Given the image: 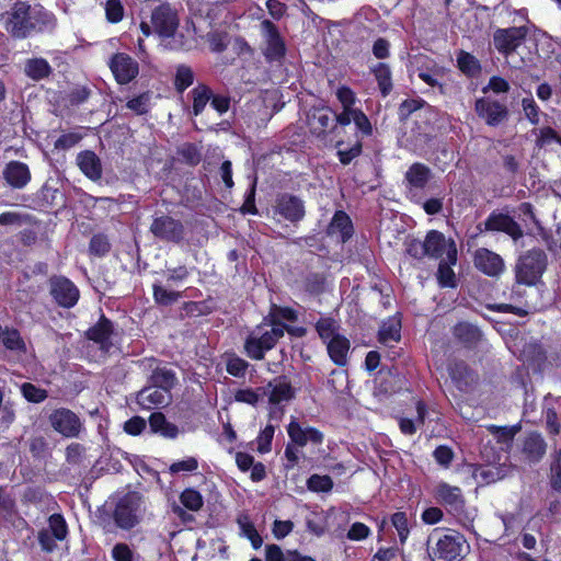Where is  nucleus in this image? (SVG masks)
I'll return each mask as SVG.
<instances>
[{"mask_svg": "<svg viewBox=\"0 0 561 561\" xmlns=\"http://www.w3.org/2000/svg\"><path fill=\"white\" fill-rule=\"evenodd\" d=\"M469 548L463 535L449 530L447 534H434L428 539V556L432 561H456L463 558Z\"/></svg>", "mask_w": 561, "mask_h": 561, "instance_id": "obj_1", "label": "nucleus"}, {"mask_svg": "<svg viewBox=\"0 0 561 561\" xmlns=\"http://www.w3.org/2000/svg\"><path fill=\"white\" fill-rule=\"evenodd\" d=\"M285 329L286 325L280 322L257 325L244 341L245 354L254 360L263 359L265 352L272 350L284 336Z\"/></svg>", "mask_w": 561, "mask_h": 561, "instance_id": "obj_2", "label": "nucleus"}, {"mask_svg": "<svg viewBox=\"0 0 561 561\" xmlns=\"http://www.w3.org/2000/svg\"><path fill=\"white\" fill-rule=\"evenodd\" d=\"M548 264L543 250L531 249L522 254L516 261L514 272L517 284L535 286L542 277Z\"/></svg>", "mask_w": 561, "mask_h": 561, "instance_id": "obj_3", "label": "nucleus"}, {"mask_svg": "<svg viewBox=\"0 0 561 561\" xmlns=\"http://www.w3.org/2000/svg\"><path fill=\"white\" fill-rule=\"evenodd\" d=\"M146 511L147 504L144 496L138 492H129L116 503L113 518L117 527L129 530L141 522Z\"/></svg>", "mask_w": 561, "mask_h": 561, "instance_id": "obj_4", "label": "nucleus"}, {"mask_svg": "<svg viewBox=\"0 0 561 561\" xmlns=\"http://www.w3.org/2000/svg\"><path fill=\"white\" fill-rule=\"evenodd\" d=\"M5 30L16 38L26 37L34 28L31 21V5L26 2H18L7 14Z\"/></svg>", "mask_w": 561, "mask_h": 561, "instance_id": "obj_5", "label": "nucleus"}, {"mask_svg": "<svg viewBox=\"0 0 561 561\" xmlns=\"http://www.w3.org/2000/svg\"><path fill=\"white\" fill-rule=\"evenodd\" d=\"M151 24L159 36L173 37L180 24L178 11L169 3L158 5L152 10Z\"/></svg>", "mask_w": 561, "mask_h": 561, "instance_id": "obj_6", "label": "nucleus"}, {"mask_svg": "<svg viewBox=\"0 0 561 561\" xmlns=\"http://www.w3.org/2000/svg\"><path fill=\"white\" fill-rule=\"evenodd\" d=\"M48 421L57 433L68 438L78 437L84 428L80 417L66 408L53 411Z\"/></svg>", "mask_w": 561, "mask_h": 561, "instance_id": "obj_7", "label": "nucleus"}, {"mask_svg": "<svg viewBox=\"0 0 561 561\" xmlns=\"http://www.w3.org/2000/svg\"><path fill=\"white\" fill-rule=\"evenodd\" d=\"M527 32L525 26L497 28L493 34L495 49L505 56L514 53L524 43Z\"/></svg>", "mask_w": 561, "mask_h": 561, "instance_id": "obj_8", "label": "nucleus"}, {"mask_svg": "<svg viewBox=\"0 0 561 561\" xmlns=\"http://www.w3.org/2000/svg\"><path fill=\"white\" fill-rule=\"evenodd\" d=\"M477 115L489 126H499L507 119L508 110L505 104L490 96L479 98L474 102Z\"/></svg>", "mask_w": 561, "mask_h": 561, "instance_id": "obj_9", "label": "nucleus"}, {"mask_svg": "<svg viewBox=\"0 0 561 561\" xmlns=\"http://www.w3.org/2000/svg\"><path fill=\"white\" fill-rule=\"evenodd\" d=\"M426 256L439 259L446 254L449 263L457 262V248L453 240H447L442 232L431 230L425 237Z\"/></svg>", "mask_w": 561, "mask_h": 561, "instance_id": "obj_10", "label": "nucleus"}, {"mask_svg": "<svg viewBox=\"0 0 561 561\" xmlns=\"http://www.w3.org/2000/svg\"><path fill=\"white\" fill-rule=\"evenodd\" d=\"M484 231L504 232L510 236L514 241H517L524 236L523 229L510 215L492 211L484 221ZM480 231H483L479 225Z\"/></svg>", "mask_w": 561, "mask_h": 561, "instance_id": "obj_11", "label": "nucleus"}, {"mask_svg": "<svg viewBox=\"0 0 561 561\" xmlns=\"http://www.w3.org/2000/svg\"><path fill=\"white\" fill-rule=\"evenodd\" d=\"M110 68L119 84H127L139 72L138 62L125 53L115 54L110 61Z\"/></svg>", "mask_w": 561, "mask_h": 561, "instance_id": "obj_12", "label": "nucleus"}, {"mask_svg": "<svg viewBox=\"0 0 561 561\" xmlns=\"http://www.w3.org/2000/svg\"><path fill=\"white\" fill-rule=\"evenodd\" d=\"M150 231L161 240L180 242L183 239L184 227L180 220L170 216H161L152 221Z\"/></svg>", "mask_w": 561, "mask_h": 561, "instance_id": "obj_13", "label": "nucleus"}, {"mask_svg": "<svg viewBox=\"0 0 561 561\" xmlns=\"http://www.w3.org/2000/svg\"><path fill=\"white\" fill-rule=\"evenodd\" d=\"M473 262L480 272L491 277L500 276L505 270L502 256L486 248L476 250Z\"/></svg>", "mask_w": 561, "mask_h": 561, "instance_id": "obj_14", "label": "nucleus"}, {"mask_svg": "<svg viewBox=\"0 0 561 561\" xmlns=\"http://www.w3.org/2000/svg\"><path fill=\"white\" fill-rule=\"evenodd\" d=\"M50 294L55 301L65 308L73 307L79 299V289L66 277L50 279Z\"/></svg>", "mask_w": 561, "mask_h": 561, "instance_id": "obj_15", "label": "nucleus"}, {"mask_svg": "<svg viewBox=\"0 0 561 561\" xmlns=\"http://www.w3.org/2000/svg\"><path fill=\"white\" fill-rule=\"evenodd\" d=\"M287 433L293 444L304 447L311 443L319 445L323 442V434L311 426H302L296 419H293L287 426Z\"/></svg>", "mask_w": 561, "mask_h": 561, "instance_id": "obj_16", "label": "nucleus"}, {"mask_svg": "<svg viewBox=\"0 0 561 561\" xmlns=\"http://www.w3.org/2000/svg\"><path fill=\"white\" fill-rule=\"evenodd\" d=\"M264 388L267 391L266 397L268 398V403L272 407H277L282 403L289 402L295 398V389L285 376L274 378L273 380L268 381Z\"/></svg>", "mask_w": 561, "mask_h": 561, "instance_id": "obj_17", "label": "nucleus"}, {"mask_svg": "<svg viewBox=\"0 0 561 561\" xmlns=\"http://www.w3.org/2000/svg\"><path fill=\"white\" fill-rule=\"evenodd\" d=\"M276 211L290 222L299 221L305 216L304 202L294 195L282 194L276 199Z\"/></svg>", "mask_w": 561, "mask_h": 561, "instance_id": "obj_18", "label": "nucleus"}, {"mask_svg": "<svg viewBox=\"0 0 561 561\" xmlns=\"http://www.w3.org/2000/svg\"><path fill=\"white\" fill-rule=\"evenodd\" d=\"M262 31L266 38L265 56L271 60H277L285 55V43L282 39L277 27L268 20L261 23Z\"/></svg>", "mask_w": 561, "mask_h": 561, "instance_id": "obj_19", "label": "nucleus"}, {"mask_svg": "<svg viewBox=\"0 0 561 561\" xmlns=\"http://www.w3.org/2000/svg\"><path fill=\"white\" fill-rule=\"evenodd\" d=\"M170 401V391L153 385L141 389L137 394V403L147 410L165 407Z\"/></svg>", "mask_w": 561, "mask_h": 561, "instance_id": "obj_20", "label": "nucleus"}, {"mask_svg": "<svg viewBox=\"0 0 561 561\" xmlns=\"http://www.w3.org/2000/svg\"><path fill=\"white\" fill-rule=\"evenodd\" d=\"M3 178L12 188L21 190L28 184L32 175L27 164L10 161L3 169Z\"/></svg>", "mask_w": 561, "mask_h": 561, "instance_id": "obj_21", "label": "nucleus"}, {"mask_svg": "<svg viewBox=\"0 0 561 561\" xmlns=\"http://www.w3.org/2000/svg\"><path fill=\"white\" fill-rule=\"evenodd\" d=\"M77 165L80 171L91 181L96 182L101 180L103 174V167L101 159L94 151L84 150L77 154Z\"/></svg>", "mask_w": 561, "mask_h": 561, "instance_id": "obj_22", "label": "nucleus"}, {"mask_svg": "<svg viewBox=\"0 0 561 561\" xmlns=\"http://www.w3.org/2000/svg\"><path fill=\"white\" fill-rule=\"evenodd\" d=\"M436 500L448 506L451 511L459 512L463 508L465 500L460 488L442 482L435 488Z\"/></svg>", "mask_w": 561, "mask_h": 561, "instance_id": "obj_23", "label": "nucleus"}, {"mask_svg": "<svg viewBox=\"0 0 561 561\" xmlns=\"http://www.w3.org/2000/svg\"><path fill=\"white\" fill-rule=\"evenodd\" d=\"M432 178L431 169L420 162L413 163L404 174L405 186L409 192L423 190Z\"/></svg>", "mask_w": 561, "mask_h": 561, "instance_id": "obj_24", "label": "nucleus"}, {"mask_svg": "<svg viewBox=\"0 0 561 561\" xmlns=\"http://www.w3.org/2000/svg\"><path fill=\"white\" fill-rule=\"evenodd\" d=\"M113 333V327L110 320L102 317L100 321L87 331L89 340L98 343L101 350L108 352L112 347L111 335Z\"/></svg>", "mask_w": 561, "mask_h": 561, "instance_id": "obj_25", "label": "nucleus"}, {"mask_svg": "<svg viewBox=\"0 0 561 561\" xmlns=\"http://www.w3.org/2000/svg\"><path fill=\"white\" fill-rule=\"evenodd\" d=\"M547 450V444L543 437L538 433H530L523 443V454L530 462L541 460Z\"/></svg>", "mask_w": 561, "mask_h": 561, "instance_id": "obj_26", "label": "nucleus"}, {"mask_svg": "<svg viewBox=\"0 0 561 561\" xmlns=\"http://www.w3.org/2000/svg\"><path fill=\"white\" fill-rule=\"evenodd\" d=\"M53 72L49 62L42 57L28 58L24 62V73L34 81H41L48 78Z\"/></svg>", "mask_w": 561, "mask_h": 561, "instance_id": "obj_27", "label": "nucleus"}, {"mask_svg": "<svg viewBox=\"0 0 561 561\" xmlns=\"http://www.w3.org/2000/svg\"><path fill=\"white\" fill-rule=\"evenodd\" d=\"M327 348L330 358L334 364L339 366H345L347 363V353L350 351V341L343 336H336L335 339H331L327 343Z\"/></svg>", "mask_w": 561, "mask_h": 561, "instance_id": "obj_28", "label": "nucleus"}, {"mask_svg": "<svg viewBox=\"0 0 561 561\" xmlns=\"http://www.w3.org/2000/svg\"><path fill=\"white\" fill-rule=\"evenodd\" d=\"M330 234H339L342 242L347 241L353 234V225L348 215L342 210L334 214L329 226Z\"/></svg>", "mask_w": 561, "mask_h": 561, "instance_id": "obj_29", "label": "nucleus"}, {"mask_svg": "<svg viewBox=\"0 0 561 561\" xmlns=\"http://www.w3.org/2000/svg\"><path fill=\"white\" fill-rule=\"evenodd\" d=\"M149 426L153 433L160 434L165 438H175L179 428L170 423L161 412H153L149 417Z\"/></svg>", "mask_w": 561, "mask_h": 561, "instance_id": "obj_30", "label": "nucleus"}, {"mask_svg": "<svg viewBox=\"0 0 561 561\" xmlns=\"http://www.w3.org/2000/svg\"><path fill=\"white\" fill-rule=\"evenodd\" d=\"M449 375L457 386L462 389L476 380L474 374L463 362H454L449 365Z\"/></svg>", "mask_w": 561, "mask_h": 561, "instance_id": "obj_31", "label": "nucleus"}, {"mask_svg": "<svg viewBox=\"0 0 561 561\" xmlns=\"http://www.w3.org/2000/svg\"><path fill=\"white\" fill-rule=\"evenodd\" d=\"M267 391L264 387H257L255 389L244 388L234 392V400L240 403L256 407L261 401L264 400Z\"/></svg>", "mask_w": 561, "mask_h": 561, "instance_id": "obj_32", "label": "nucleus"}, {"mask_svg": "<svg viewBox=\"0 0 561 561\" xmlns=\"http://www.w3.org/2000/svg\"><path fill=\"white\" fill-rule=\"evenodd\" d=\"M454 335L466 345H473L481 339L480 330L470 323H459L454 328Z\"/></svg>", "mask_w": 561, "mask_h": 561, "instance_id": "obj_33", "label": "nucleus"}, {"mask_svg": "<svg viewBox=\"0 0 561 561\" xmlns=\"http://www.w3.org/2000/svg\"><path fill=\"white\" fill-rule=\"evenodd\" d=\"M332 112L329 108L314 110L310 117V125L314 133H324L333 125Z\"/></svg>", "mask_w": 561, "mask_h": 561, "instance_id": "obj_34", "label": "nucleus"}, {"mask_svg": "<svg viewBox=\"0 0 561 561\" xmlns=\"http://www.w3.org/2000/svg\"><path fill=\"white\" fill-rule=\"evenodd\" d=\"M549 483L554 491L561 492V449L550 455Z\"/></svg>", "mask_w": 561, "mask_h": 561, "instance_id": "obj_35", "label": "nucleus"}, {"mask_svg": "<svg viewBox=\"0 0 561 561\" xmlns=\"http://www.w3.org/2000/svg\"><path fill=\"white\" fill-rule=\"evenodd\" d=\"M374 76L383 96L392 90L391 71L387 64L379 62L373 68Z\"/></svg>", "mask_w": 561, "mask_h": 561, "instance_id": "obj_36", "label": "nucleus"}, {"mask_svg": "<svg viewBox=\"0 0 561 561\" xmlns=\"http://www.w3.org/2000/svg\"><path fill=\"white\" fill-rule=\"evenodd\" d=\"M459 69L469 77H477L481 72L479 60L471 54L460 51L457 56Z\"/></svg>", "mask_w": 561, "mask_h": 561, "instance_id": "obj_37", "label": "nucleus"}, {"mask_svg": "<svg viewBox=\"0 0 561 561\" xmlns=\"http://www.w3.org/2000/svg\"><path fill=\"white\" fill-rule=\"evenodd\" d=\"M1 342L9 351L24 353L26 351L25 343L15 329L5 328L1 335Z\"/></svg>", "mask_w": 561, "mask_h": 561, "instance_id": "obj_38", "label": "nucleus"}, {"mask_svg": "<svg viewBox=\"0 0 561 561\" xmlns=\"http://www.w3.org/2000/svg\"><path fill=\"white\" fill-rule=\"evenodd\" d=\"M191 93L193 96V114L197 116L204 111L205 106L210 101L211 90L205 84H199L195 87Z\"/></svg>", "mask_w": 561, "mask_h": 561, "instance_id": "obj_39", "label": "nucleus"}, {"mask_svg": "<svg viewBox=\"0 0 561 561\" xmlns=\"http://www.w3.org/2000/svg\"><path fill=\"white\" fill-rule=\"evenodd\" d=\"M180 502L185 508L192 512H198L204 505L202 494L198 491L191 488L185 489L181 493Z\"/></svg>", "mask_w": 561, "mask_h": 561, "instance_id": "obj_40", "label": "nucleus"}, {"mask_svg": "<svg viewBox=\"0 0 561 561\" xmlns=\"http://www.w3.org/2000/svg\"><path fill=\"white\" fill-rule=\"evenodd\" d=\"M488 431L495 436L499 443L505 444L511 443L515 435L520 431V425L513 426H497V425H488Z\"/></svg>", "mask_w": 561, "mask_h": 561, "instance_id": "obj_41", "label": "nucleus"}, {"mask_svg": "<svg viewBox=\"0 0 561 561\" xmlns=\"http://www.w3.org/2000/svg\"><path fill=\"white\" fill-rule=\"evenodd\" d=\"M316 329L324 343H328L331 339L333 340L336 336L341 335L336 332V330H337L336 322L331 318L320 319L316 324Z\"/></svg>", "mask_w": 561, "mask_h": 561, "instance_id": "obj_42", "label": "nucleus"}, {"mask_svg": "<svg viewBox=\"0 0 561 561\" xmlns=\"http://www.w3.org/2000/svg\"><path fill=\"white\" fill-rule=\"evenodd\" d=\"M508 474V468L506 466H486L480 469L479 476L486 483H493L502 480Z\"/></svg>", "mask_w": 561, "mask_h": 561, "instance_id": "obj_43", "label": "nucleus"}, {"mask_svg": "<svg viewBox=\"0 0 561 561\" xmlns=\"http://www.w3.org/2000/svg\"><path fill=\"white\" fill-rule=\"evenodd\" d=\"M174 380V374L167 368H156L151 375L152 385L159 388H163L167 391H170Z\"/></svg>", "mask_w": 561, "mask_h": 561, "instance_id": "obj_44", "label": "nucleus"}, {"mask_svg": "<svg viewBox=\"0 0 561 561\" xmlns=\"http://www.w3.org/2000/svg\"><path fill=\"white\" fill-rule=\"evenodd\" d=\"M456 263H449L447 259L442 260L437 271V279L443 287H455V273L451 268V265Z\"/></svg>", "mask_w": 561, "mask_h": 561, "instance_id": "obj_45", "label": "nucleus"}, {"mask_svg": "<svg viewBox=\"0 0 561 561\" xmlns=\"http://www.w3.org/2000/svg\"><path fill=\"white\" fill-rule=\"evenodd\" d=\"M194 81V73L192 69L185 65H181L176 68L174 78V87L179 92H183Z\"/></svg>", "mask_w": 561, "mask_h": 561, "instance_id": "obj_46", "label": "nucleus"}, {"mask_svg": "<svg viewBox=\"0 0 561 561\" xmlns=\"http://www.w3.org/2000/svg\"><path fill=\"white\" fill-rule=\"evenodd\" d=\"M181 294L178 291L169 290L161 285H153L154 301L162 306H169L179 300Z\"/></svg>", "mask_w": 561, "mask_h": 561, "instance_id": "obj_47", "label": "nucleus"}, {"mask_svg": "<svg viewBox=\"0 0 561 561\" xmlns=\"http://www.w3.org/2000/svg\"><path fill=\"white\" fill-rule=\"evenodd\" d=\"M49 529L57 540H65L68 535V527L65 518L60 514H53L48 518Z\"/></svg>", "mask_w": 561, "mask_h": 561, "instance_id": "obj_48", "label": "nucleus"}, {"mask_svg": "<svg viewBox=\"0 0 561 561\" xmlns=\"http://www.w3.org/2000/svg\"><path fill=\"white\" fill-rule=\"evenodd\" d=\"M151 95L149 92H145L131 100H129L126 106L137 115H144L149 112Z\"/></svg>", "mask_w": 561, "mask_h": 561, "instance_id": "obj_49", "label": "nucleus"}, {"mask_svg": "<svg viewBox=\"0 0 561 561\" xmlns=\"http://www.w3.org/2000/svg\"><path fill=\"white\" fill-rule=\"evenodd\" d=\"M307 486L313 492H329L333 488V481L329 476L312 474L307 481Z\"/></svg>", "mask_w": 561, "mask_h": 561, "instance_id": "obj_50", "label": "nucleus"}, {"mask_svg": "<svg viewBox=\"0 0 561 561\" xmlns=\"http://www.w3.org/2000/svg\"><path fill=\"white\" fill-rule=\"evenodd\" d=\"M21 392L27 401L34 403H39L47 398V391L45 389L38 388L30 382H24L21 386Z\"/></svg>", "mask_w": 561, "mask_h": 561, "instance_id": "obj_51", "label": "nucleus"}, {"mask_svg": "<svg viewBox=\"0 0 561 561\" xmlns=\"http://www.w3.org/2000/svg\"><path fill=\"white\" fill-rule=\"evenodd\" d=\"M400 340V324L392 322L390 324L383 323L379 330V341L383 344H390Z\"/></svg>", "mask_w": 561, "mask_h": 561, "instance_id": "obj_52", "label": "nucleus"}, {"mask_svg": "<svg viewBox=\"0 0 561 561\" xmlns=\"http://www.w3.org/2000/svg\"><path fill=\"white\" fill-rule=\"evenodd\" d=\"M210 50L214 53H222L229 44L228 34L224 32H210L206 36Z\"/></svg>", "mask_w": 561, "mask_h": 561, "instance_id": "obj_53", "label": "nucleus"}, {"mask_svg": "<svg viewBox=\"0 0 561 561\" xmlns=\"http://www.w3.org/2000/svg\"><path fill=\"white\" fill-rule=\"evenodd\" d=\"M391 523L398 531L401 542H404L409 536V522L407 514L403 512H397L391 516Z\"/></svg>", "mask_w": 561, "mask_h": 561, "instance_id": "obj_54", "label": "nucleus"}, {"mask_svg": "<svg viewBox=\"0 0 561 561\" xmlns=\"http://www.w3.org/2000/svg\"><path fill=\"white\" fill-rule=\"evenodd\" d=\"M248 367L249 363L238 356H232L228 358L226 364L228 374L238 378L243 377L245 375Z\"/></svg>", "mask_w": 561, "mask_h": 561, "instance_id": "obj_55", "label": "nucleus"}, {"mask_svg": "<svg viewBox=\"0 0 561 561\" xmlns=\"http://www.w3.org/2000/svg\"><path fill=\"white\" fill-rule=\"evenodd\" d=\"M106 19L111 23L119 22L124 16V7L121 0H107L105 3Z\"/></svg>", "mask_w": 561, "mask_h": 561, "instance_id": "obj_56", "label": "nucleus"}, {"mask_svg": "<svg viewBox=\"0 0 561 561\" xmlns=\"http://www.w3.org/2000/svg\"><path fill=\"white\" fill-rule=\"evenodd\" d=\"M275 427L271 424L266 425L264 430L257 436V450L261 454L268 453L271 450L272 439L274 437Z\"/></svg>", "mask_w": 561, "mask_h": 561, "instance_id": "obj_57", "label": "nucleus"}, {"mask_svg": "<svg viewBox=\"0 0 561 561\" xmlns=\"http://www.w3.org/2000/svg\"><path fill=\"white\" fill-rule=\"evenodd\" d=\"M198 468V461L195 457H186L185 459L173 462L169 471L172 474L180 472H193Z\"/></svg>", "mask_w": 561, "mask_h": 561, "instance_id": "obj_58", "label": "nucleus"}, {"mask_svg": "<svg viewBox=\"0 0 561 561\" xmlns=\"http://www.w3.org/2000/svg\"><path fill=\"white\" fill-rule=\"evenodd\" d=\"M407 253L414 259L421 260L426 256L425 242L415 238H410L405 242Z\"/></svg>", "mask_w": 561, "mask_h": 561, "instance_id": "obj_59", "label": "nucleus"}, {"mask_svg": "<svg viewBox=\"0 0 561 561\" xmlns=\"http://www.w3.org/2000/svg\"><path fill=\"white\" fill-rule=\"evenodd\" d=\"M523 111L525 116L533 125L539 124V107L531 98H525L522 101Z\"/></svg>", "mask_w": 561, "mask_h": 561, "instance_id": "obj_60", "label": "nucleus"}, {"mask_svg": "<svg viewBox=\"0 0 561 561\" xmlns=\"http://www.w3.org/2000/svg\"><path fill=\"white\" fill-rule=\"evenodd\" d=\"M90 251L96 255H104L110 251V243L105 236H93L90 241Z\"/></svg>", "mask_w": 561, "mask_h": 561, "instance_id": "obj_61", "label": "nucleus"}, {"mask_svg": "<svg viewBox=\"0 0 561 561\" xmlns=\"http://www.w3.org/2000/svg\"><path fill=\"white\" fill-rule=\"evenodd\" d=\"M489 90L496 94L506 93L510 90V83L501 77L493 76L490 78L488 85L482 89L483 93H486Z\"/></svg>", "mask_w": 561, "mask_h": 561, "instance_id": "obj_62", "label": "nucleus"}, {"mask_svg": "<svg viewBox=\"0 0 561 561\" xmlns=\"http://www.w3.org/2000/svg\"><path fill=\"white\" fill-rule=\"evenodd\" d=\"M433 456L437 463L448 467L453 461L454 453L449 447L442 445L434 450Z\"/></svg>", "mask_w": 561, "mask_h": 561, "instance_id": "obj_63", "label": "nucleus"}, {"mask_svg": "<svg viewBox=\"0 0 561 561\" xmlns=\"http://www.w3.org/2000/svg\"><path fill=\"white\" fill-rule=\"evenodd\" d=\"M114 561H133V551L126 543H116L112 549Z\"/></svg>", "mask_w": 561, "mask_h": 561, "instance_id": "obj_64", "label": "nucleus"}]
</instances>
